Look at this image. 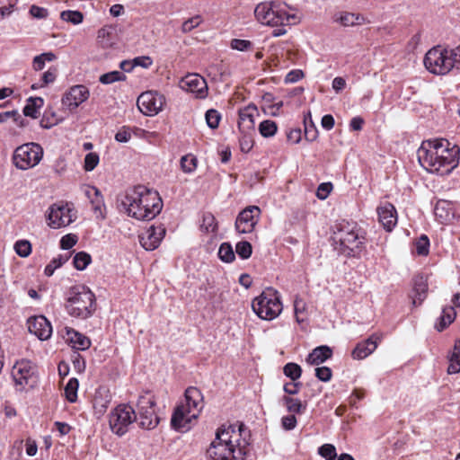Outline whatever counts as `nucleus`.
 I'll return each mask as SVG.
<instances>
[{
  "label": "nucleus",
  "instance_id": "nucleus-33",
  "mask_svg": "<svg viewBox=\"0 0 460 460\" xmlns=\"http://www.w3.org/2000/svg\"><path fill=\"white\" fill-rule=\"evenodd\" d=\"M78 387L79 382L75 377L70 378L65 385V396L69 402H76Z\"/></svg>",
  "mask_w": 460,
  "mask_h": 460
},
{
  "label": "nucleus",
  "instance_id": "nucleus-40",
  "mask_svg": "<svg viewBox=\"0 0 460 460\" xmlns=\"http://www.w3.org/2000/svg\"><path fill=\"white\" fill-rule=\"evenodd\" d=\"M283 402L288 411L293 414L301 413L305 411V406L302 404L301 401L289 396H284Z\"/></svg>",
  "mask_w": 460,
  "mask_h": 460
},
{
  "label": "nucleus",
  "instance_id": "nucleus-38",
  "mask_svg": "<svg viewBox=\"0 0 460 460\" xmlns=\"http://www.w3.org/2000/svg\"><path fill=\"white\" fill-rule=\"evenodd\" d=\"M219 259L226 263L232 262L235 259V255L232 245L229 243H223L218 250Z\"/></svg>",
  "mask_w": 460,
  "mask_h": 460
},
{
  "label": "nucleus",
  "instance_id": "nucleus-36",
  "mask_svg": "<svg viewBox=\"0 0 460 460\" xmlns=\"http://www.w3.org/2000/svg\"><path fill=\"white\" fill-rule=\"evenodd\" d=\"M200 228L207 233H216L217 223L213 214L207 212L203 214Z\"/></svg>",
  "mask_w": 460,
  "mask_h": 460
},
{
  "label": "nucleus",
  "instance_id": "nucleus-29",
  "mask_svg": "<svg viewBox=\"0 0 460 460\" xmlns=\"http://www.w3.org/2000/svg\"><path fill=\"white\" fill-rule=\"evenodd\" d=\"M257 114L256 106L250 104L239 111L238 127L252 129L254 128V116Z\"/></svg>",
  "mask_w": 460,
  "mask_h": 460
},
{
  "label": "nucleus",
  "instance_id": "nucleus-62",
  "mask_svg": "<svg viewBox=\"0 0 460 460\" xmlns=\"http://www.w3.org/2000/svg\"><path fill=\"white\" fill-rule=\"evenodd\" d=\"M57 71L58 70L56 67H49V70L42 75V81L44 85L53 83L56 80Z\"/></svg>",
  "mask_w": 460,
  "mask_h": 460
},
{
  "label": "nucleus",
  "instance_id": "nucleus-46",
  "mask_svg": "<svg viewBox=\"0 0 460 460\" xmlns=\"http://www.w3.org/2000/svg\"><path fill=\"white\" fill-rule=\"evenodd\" d=\"M9 119H13V121L20 127L25 126L23 118L18 113L17 111L0 112V123L7 121Z\"/></svg>",
  "mask_w": 460,
  "mask_h": 460
},
{
  "label": "nucleus",
  "instance_id": "nucleus-2",
  "mask_svg": "<svg viewBox=\"0 0 460 460\" xmlns=\"http://www.w3.org/2000/svg\"><path fill=\"white\" fill-rule=\"evenodd\" d=\"M123 209L137 220H151L162 210L163 201L157 191L138 185L127 191L121 200Z\"/></svg>",
  "mask_w": 460,
  "mask_h": 460
},
{
  "label": "nucleus",
  "instance_id": "nucleus-1",
  "mask_svg": "<svg viewBox=\"0 0 460 460\" xmlns=\"http://www.w3.org/2000/svg\"><path fill=\"white\" fill-rule=\"evenodd\" d=\"M417 156L427 172L447 175L458 166L460 148L444 138L428 139L421 143Z\"/></svg>",
  "mask_w": 460,
  "mask_h": 460
},
{
  "label": "nucleus",
  "instance_id": "nucleus-5",
  "mask_svg": "<svg viewBox=\"0 0 460 460\" xmlns=\"http://www.w3.org/2000/svg\"><path fill=\"white\" fill-rule=\"evenodd\" d=\"M96 309L95 296L84 285L70 288L66 302V310L69 315L80 319L91 317Z\"/></svg>",
  "mask_w": 460,
  "mask_h": 460
},
{
  "label": "nucleus",
  "instance_id": "nucleus-11",
  "mask_svg": "<svg viewBox=\"0 0 460 460\" xmlns=\"http://www.w3.org/2000/svg\"><path fill=\"white\" fill-rule=\"evenodd\" d=\"M242 425L238 429L233 425H223L217 429L214 440L225 444L228 447H234L237 451V458H243L247 453L248 442L242 438Z\"/></svg>",
  "mask_w": 460,
  "mask_h": 460
},
{
  "label": "nucleus",
  "instance_id": "nucleus-18",
  "mask_svg": "<svg viewBox=\"0 0 460 460\" xmlns=\"http://www.w3.org/2000/svg\"><path fill=\"white\" fill-rule=\"evenodd\" d=\"M181 87L193 93L199 98H205L208 94V84L206 80L198 74H189L181 81Z\"/></svg>",
  "mask_w": 460,
  "mask_h": 460
},
{
  "label": "nucleus",
  "instance_id": "nucleus-56",
  "mask_svg": "<svg viewBox=\"0 0 460 460\" xmlns=\"http://www.w3.org/2000/svg\"><path fill=\"white\" fill-rule=\"evenodd\" d=\"M131 138V128L129 127H122L115 135V140L119 143H127Z\"/></svg>",
  "mask_w": 460,
  "mask_h": 460
},
{
  "label": "nucleus",
  "instance_id": "nucleus-7",
  "mask_svg": "<svg viewBox=\"0 0 460 460\" xmlns=\"http://www.w3.org/2000/svg\"><path fill=\"white\" fill-rule=\"evenodd\" d=\"M253 312L262 320L270 321L281 313L283 306L277 290L266 288L259 296L252 300Z\"/></svg>",
  "mask_w": 460,
  "mask_h": 460
},
{
  "label": "nucleus",
  "instance_id": "nucleus-57",
  "mask_svg": "<svg viewBox=\"0 0 460 460\" xmlns=\"http://www.w3.org/2000/svg\"><path fill=\"white\" fill-rule=\"evenodd\" d=\"M332 190L331 182L321 183L317 189L316 196L319 199H325Z\"/></svg>",
  "mask_w": 460,
  "mask_h": 460
},
{
  "label": "nucleus",
  "instance_id": "nucleus-19",
  "mask_svg": "<svg viewBox=\"0 0 460 460\" xmlns=\"http://www.w3.org/2000/svg\"><path fill=\"white\" fill-rule=\"evenodd\" d=\"M28 330L37 336L40 341L50 338L52 326L49 320L43 315L30 317L27 321Z\"/></svg>",
  "mask_w": 460,
  "mask_h": 460
},
{
  "label": "nucleus",
  "instance_id": "nucleus-28",
  "mask_svg": "<svg viewBox=\"0 0 460 460\" xmlns=\"http://www.w3.org/2000/svg\"><path fill=\"white\" fill-rule=\"evenodd\" d=\"M365 20L363 15L349 12H340L334 15V22L345 27L363 24Z\"/></svg>",
  "mask_w": 460,
  "mask_h": 460
},
{
  "label": "nucleus",
  "instance_id": "nucleus-39",
  "mask_svg": "<svg viewBox=\"0 0 460 460\" xmlns=\"http://www.w3.org/2000/svg\"><path fill=\"white\" fill-rule=\"evenodd\" d=\"M278 127L275 121L265 119L259 125V131L264 137H273L277 132Z\"/></svg>",
  "mask_w": 460,
  "mask_h": 460
},
{
  "label": "nucleus",
  "instance_id": "nucleus-53",
  "mask_svg": "<svg viewBox=\"0 0 460 460\" xmlns=\"http://www.w3.org/2000/svg\"><path fill=\"white\" fill-rule=\"evenodd\" d=\"M318 453L326 460H334L337 457L336 448L332 444H324L319 447Z\"/></svg>",
  "mask_w": 460,
  "mask_h": 460
},
{
  "label": "nucleus",
  "instance_id": "nucleus-10",
  "mask_svg": "<svg viewBox=\"0 0 460 460\" xmlns=\"http://www.w3.org/2000/svg\"><path fill=\"white\" fill-rule=\"evenodd\" d=\"M43 157V148L40 145L31 142L18 146L13 155V163L20 170L35 167Z\"/></svg>",
  "mask_w": 460,
  "mask_h": 460
},
{
  "label": "nucleus",
  "instance_id": "nucleus-27",
  "mask_svg": "<svg viewBox=\"0 0 460 460\" xmlns=\"http://www.w3.org/2000/svg\"><path fill=\"white\" fill-rule=\"evenodd\" d=\"M427 291L428 283L426 278L421 275L416 276L413 279L414 297L412 299V304L414 305H420L422 301L426 298Z\"/></svg>",
  "mask_w": 460,
  "mask_h": 460
},
{
  "label": "nucleus",
  "instance_id": "nucleus-52",
  "mask_svg": "<svg viewBox=\"0 0 460 460\" xmlns=\"http://www.w3.org/2000/svg\"><path fill=\"white\" fill-rule=\"evenodd\" d=\"M100 158L97 153H88L84 157V169L86 172L93 171L99 164Z\"/></svg>",
  "mask_w": 460,
  "mask_h": 460
},
{
  "label": "nucleus",
  "instance_id": "nucleus-37",
  "mask_svg": "<svg viewBox=\"0 0 460 460\" xmlns=\"http://www.w3.org/2000/svg\"><path fill=\"white\" fill-rule=\"evenodd\" d=\"M91 255L85 252H79L73 258V264L78 270H84L91 263Z\"/></svg>",
  "mask_w": 460,
  "mask_h": 460
},
{
  "label": "nucleus",
  "instance_id": "nucleus-4",
  "mask_svg": "<svg viewBox=\"0 0 460 460\" xmlns=\"http://www.w3.org/2000/svg\"><path fill=\"white\" fill-rule=\"evenodd\" d=\"M332 241L339 254L357 257L364 247L365 232L354 221L341 220L333 226Z\"/></svg>",
  "mask_w": 460,
  "mask_h": 460
},
{
  "label": "nucleus",
  "instance_id": "nucleus-26",
  "mask_svg": "<svg viewBox=\"0 0 460 460\" xmlns=\"http://www.w3.org/2000/svg\"><path fill=\"white\" fill-rule=\"evenodd\" d=\"M65 331L66 334V341L72 345L74 349L78 350H84L91 346V341L85 335L70 327H66Z\"/></svg>",
  "mask_w": 460,
  "mask_h": 460
},
{
  "label": "nucleus",
  "instance_id": "nucleus-17",
  "mask_svg": "<svg viewBox=\"0 0 460 460\" xmlns=\"http://www.w3.org/2000/svg\"><path fill=\"white\" fill-rule=\"evenodd\" d=\"M332 355V349L325 345L315 348L306 358L309 365L315 366L314 374H332L331 368L327 367H318Z\"/></svg>",
  "mask_w": 460,
  "mask_h": 460
},
{
  "label": "nucleus",
  "instance_id": "nucleus-48",
  "mask_svg": "<svg viewBox=\"0 0 460 460\" xmlns=\"http://www.w3.org/2000/svg\"><path fill=\"white\" fill-rule=\"evenodd\" d=\"M181 167L184 172H192L197 167V158L191 155L182 156Z\"/></svg>",
  "mask_w": 460,
  "mask_h": 460
},
{
  "label": "nucleus",
  "instance_id": "nucleus-50",
  "mask_svg": "<svg viewBox=\"0 0 460 460\" xmlns=\"http://www.w3.org/2000/svg\"><path fill=\"white\" fill-rule=\"evenodd\" d=\"M70 362L72 364L73 370L75 373L81 374L84 371L85 362L84 358L79 353L75 352L70 358Z\"/></svg>",
  "mask_w": 460,
  "mask_h": 460
},
{
  "label": "nucleus",
  "instance_id": "nucleus-12",
  "mask_svg": "<svg viewBox=\"0 0 460 460\" xmlns=\"http://www.w3.org/2000/svg\"><path fill=\"white\" fill-rule=\"evenodd\" d=\"M137 420L135 410L127 404L118 405L109 415L111 430L121 437L125 435L128 427Z\"/></svg>",
  "mask_w": 460,
  "mask_h": 460
},
{
  "label": "nucleus",
  "instance_id": "nucleus-8",
  "mask_svg": "<svg viewBox=\"0 0 460 460\" xmlns=\"http://www.w3.org/2000/svg\"><path fill=\"white\" fill-rule=\"evenodd\" d=\"M452 49L440 45L433 47L425 55V67L434 75H447L454 69Z\"/></svg>",
  "mask_w": 460,
  "mask_h": 460
},
{
  "label": "nucleus",
  "instance_id": "nucleus-61",
  "mask_svg": "<svg viewBox=\"0 0 460 460\" xmlns=\"http://www.w3.org/2000/svg\"><path fill=\"white\" fill-rule=\"evenodd\" d=\"M30 13L35 18L44 19L48 16L49 12L46 8L40 7L38 5H31L30 8Z\"/></svg>",
  "mask_w": 460,
  "mask_h": 460
},
{
  "label": "nucleus",
  "instance_id": "nucleus-23",
  "mask_svg": "<svg viewBox=\"0 0 460 460\" xmlns=\"http://www.w3.org/2000/svg\"><path fill=\"white\" fill-rule=\"evenodd\" d=\"M210 460H242L237 458V451L234 447H228L225 444L213 440L207 451Z\"/></svg>",
  "mask_w": 460,
  "mask_h": 460
},
{
  "label": "nucleus",
  "instance_id": "nucleus-3",
  "mask_svg": "<svg viewBox=\"0 0 460 460\" xmlns=\"http://www.w3.org/2000/svg\"><path fill=\"white\" fill-rule=\"evenodd\" d=\"M254 15L261 24L277 27L272 32L275 37L287 33L285 26L295 25L300 22L296 9L285 3H261L255 7Z\"/></svg>",
  "mask_w": 460,
  "mask_h": 460
},
{
  "label": "nucleus",
  "instance_id": "nucleus-13",
  "mask_svg": "<svg viewBox=\"0 0 460 460\" xmlns=\"http://www.w3.org/2000/svg\"><path fill=\"white\" fill-rule=\"evenodd\" d=\"M76 219L75 209L68 204L55 203L49 208V226L58 229L69 226Z\"/></svg>",
  "mask_w": 460,
  "mask_h": 460
},
{
  "label": "nucleus",
  "instance_id": "nucleus-20",
  "mask_svg": "<svg viewBox=\"0 0 460 460\" xmlns=\"http://www.w3.org/2000/svg\"><path fill=\"white\" fill-rule=\"evenodd\" d=\"M111 402V394L107 386H99L93 398V414L97 419H101L106 412Z\"/></svg>",
  "mask_w": 460,
  "mask_h": 460
},
{
  "label": "nucleus",
  "instance_id": "nucleus-31",
  "mask_svg": "<svg viewBox=\"0 0 460 460\" xmlns=\"http://www.w3.org/2000/svg\"><path fill=\"white\" fill-rule=\"evenodd\" d=\"M448 361L447 374H458L460 372V341L455 342Z\"/></svg>",
  "mask_w": 460,
  "mask_h": 460
},
{
  "label": "nucleus",
  "instance_id": "nucleus-35",
  "mask_svg": "<svg viewBox=\"0 0 460 460\" xmlns=\"http://www.w3.org/2000/svg\"><path fill=\"white\" fill-rule=\"evenodd\" d=\"M37 367L31 360L22 359L17 361L13 369L16 374H35Z\"/></svg>",
  "mask_w": 460,
  "mask_h": 460
},
{
  "label": "nucleus",
  "instance_id": "nucleus-9",
  "mask_svg": "<svg viewBox=\"0 0 460 460\" xmlns=\"http://www.w3.org/2000/svg\"><path fill=\"white\" fill-rule=\"evenodd\" d=\"M137 409L139 416V425L143 429H153L158 426L162 416L150 392L147 391L139 395Z\"/></svg>",
  "mask_w": 460,
  "mask_h": 460
},
{
  "label": "nucleus",
  "instance_id": "nucleus-47",
  "mask_svg": "<svg viewBox=\"0 0 460 460\" xmlns=\"http://www.w3.org/2000/svg\"><path fill=\"white\" fill-rule=\"evenodd\" d=\"M205 118H206L207 125L210 128L215 129V128H218L219 122L221 119V115L217 110H214V109L208 110L206 112Z\"/></svg>",
  "mask_w": 460,
  "mask_h": 460
},
{
  "label": "nucleus",
  "instance_id": "nucleus-32",
  "mask_svg": "<svg viewBox=\"0 0 460 460\" xmlns=\"http://www.w3.org/2000/svg\"><path fill=\"white\" fill-rule=\"evenodd\" d=\"M456 313L454 306H447L443 308L442 314L440 316V322L437 326V329L441 332L456 319Z\"/></svg>",
  "mask_w": 460,
  "mask_h": 460
},
{
  "label": "nucleus",
  "instance_id": "nucleus-45",
  "mask_svg": "<svg viewBox=\"0 0 460 460\" xmlns=\"http://www.w3.org/2000/svg\"><path fill=\"white\" fill-rule=\"evenodd\" d=\"M14 251L20 257L26 258L31 252V244L27 240H19L14 244Z\"/></svg>",
  "mask_w": 460,
  "mask_h": 460
},
{
  "label": "nucleus",
  "instance_id": "nucleus-24",
  "mask_svg": "<svg viewBox=\"0 0 460 460\" xmlns=\"http://www.w3.org/2000/svg\"><path fill=\"white\" fill-rule=\"evenodd\" d=\"M379 222L384 228L390 232L397 224V212L394 206L389 202L377 208Z\"/></svg>",
  "mask_w": 460,
  "mask_h": 460
},
{
  "label": "nucleus",
  "instance_id": "nucleus-6",
  "mask_svg": "<svg viewBox=\"0 0 460 460\" xmlns=\"http://www.w3.org/2000/svg\"><path fill=\"white\" fill-rule=\"evenodd\" d=\"M203 408V396L196 387L185 391V402L179 405L171 420L172 426L177 429H189V424L199 415Z\"/></svg>",
  "mask_w": 460,
  "mask_h": 460
},
{
  "label": "nucleus",
  "instance_id": "nucleus-64",
  "mask_svg": "<svg viewBox=\"0 0 460 460\" xmlns=\"http://www.w3.org/2000/svg\"><path fill=\"white\" fill-rule=\"evenodd\" d=\"M454 68L460 70V45L452 49Z\"/></svg>",
  "mask_w": 460,
  "mask_h": 460
},
{
  "label": "nucleus",
  "instance_id": "nucleus-51",
  "mask_svg": "<svg viewBox=\"0 0 460 460\" xmlns=\"http://www.w3.org/2000/svg\"><path fill=\"white\" fill-rule=\"evenodd\" d=\"M202 21V17L199 14L186 20L181 25V31L183 33L190 32L192 30L197 28Z\"/></svg>",
  "mask_w": 460,
  "mask_h": 460
},
{
  "label": "nucleus",
  "instance_id": "nucleus-22",
  "mask_svg": "<svg viewBox=\"0 0 460 460\" xmlns=\"http://www.w3.org/2000/svg\"><path fill=\"white\" fill-rule=\"evenodd\" d=\"M381 334L373 333L367 339L358 342L352 350V358L355 359L366 358L376 350L378 343L381 341Z\"/></svg>",
  "mask_w": 460,
  "mask_h": 460
},
{
  "label": "nucleus",
  "instance_id": "nucleus-59",
  "mask_svg": "<svg viewBox=\"0 0 460 460\" xmlns=\"http://www.w3.org/2000/svg\"><path fill=\"white\" fill-rule=\"evenodd\" d=\"M304 73L300 69H294L288 72L285 77V83L293 84L298 82L301 78H303Z\"/></svg>",
  "mask_w": 460,
  "mask_h": 460
},
{
  "label": "nucleus",
  "instance_id": "nucleus-44",
  "mask_svg": "<svg viewBox=\"0 0 460 460\" xmlns=\"http://www.w3.org/2000/svg\"><path fill=\"white\" fill-rule=\"evenodd\" d=\"M235 252L241 259L246 260L250 258L252 255V244L247 241L238 242L235 245Z\"/></svg>",
  "mask_w": 460,
  "mask_h": 460
},
{
  "label": "nucleus",
  "instance_id": "nucleus-63",
  "mask_svg": "<svg viewBox=\"0 0 460 460\" xmlns=\"http://www.w3.org/2000/svg\"><path fill=\"white\" fill-rule=\"evenodd\" d=\"M305 308V305L302 300L295 301V314H296V321L298 323L304 322V318H302L300 316V314H302L304 313Z\"/></svg>",
  "mask_w": 460,
  "mask_h": 460
},
{
  "label": "nucleus",
  "instance_id": "nucleus-43",
  "mask_svg": "<svg viewBox=\"0 0 460 460\" xmlns=\"http://www.w3.org/2000/svg\"><path fill=\"white\" fill-rule=\"evenodd\" d=\"M126 75L119 71H111L100 76L99 81L103 84H110L119 81H124Z\"/></svg>",
  "mask_w": 460,
  "mask_h": 460
},
{
  "label": "nucleus",
  "instance_id": "nucleus-30",
  "mask_svg": "<svg viewBox=\"0 0 460 460\" xmlns=\"http://www.w3.org/2000/svg\"><path fill=\"white\" fill-rule=\"evenodd\" d=\"M44 100L41 97H30L23 108V115L37 119L39 117V110L43 106Z\"/></svg>",
  "mask_w": 460,
  "mask_h": 460
},
{
  "label": "nucleus",
  "instance_id": "nucleus-15",
  "mask_svg": "<svg viewBox=\"0 0 460 460\" xmlns=\"http://www.w3.org/2000/svg\"><path fill=\"white\" fill-rule=\"evenodd\" d=\"M261 209L257 206H250L242 210L235 220V229L240 234L252 233L258 223Z\"/></svg>",
  "mask_w": 460,
  "mask_h": 460
},
{
  "label": "nucleus",
  "instance_id": "nucleus-49",
  "mask_svg": "<svg viewBox=\"0 0 460 460\" xmlns=\"http://www.w3.org/2000/svg\"><path fill=\"white\" fill-rule=\"evenodd\" d=\"M416 252L419 255L426 256L429 252V240L427 235L422 234L416 241Z\"/></svg>",
  "mask_w": 460,
  "mask_h": 460
},
{
  "label": "nucleus",
  "instance_id": "nucleus-14",
  "mask_svg": "<svg viewBox=\"0 0 460 460\" xmlns=\"http://www.w3.org/2000/svg\"><path fill=\"white\" fill-rule=\"evenodd\" d=\"M164 102V97L155 92L148 91L141 93L137 101L139 111L146 116L157 114Z\"/></svg>",
  "mask_w": 460,
  "mask_h": 460
},
{
  "label": "nucleus",
  "instance_id": "nucleus-21",
  "mask_svg": "<svg viewBox=\"0 0 460 460\" xmlns=\"http://www.w3.org/2000/svg\"><path fill=\"white\" fill-rule=\"evenodd\" d=\"M165 234V228L162 226H151L143 233L140 238L141 245L147 251L156 249Z\"/></svg>",
  "mask_w": 460,
  "mask_h": 460
},
{
  "label": "nucleus",
  "instance_id": "nucleus-42",
  "mask_svg": "<svg viewBox=\"0 0 460 460\" xmlns=\"http://www.w3.org/2000/svg\"><path fill=\"white\" fill-rule=\"evenodd\" d=\"M60 17L63 21L71 22L75 25L81 23L84 20V14L80 11H63Z\"/></svg>",
  "mask_w": 460,
  "mask_h": 460
},
{
  "label": "nucleus",
  "instance_id": "nucleus-58",
  "mask_svg": "<svg viewBox=\"0 0 460 460\" xmlns=\"http://www.w3.org/2000/svg\"><path fill=\"white\" fill-rule=\"evenodd\" d=\"M77 242L76 236L74 234H66L60 240V247L63 250H68L72 248Z\"/></svg>",
  "mask_w": 460,
  "mask_h": 460
},
{
  "label": "nucleus",
  "instance_id": "nucleus-41",
  "mask_svg": "<svg viewBox=\"0 0 460 460\" xmlns=\"http://www.w3.org/2000/svg\"><path fill=\"white\" fill-rule=\"evenodd\" d=\"M68 260L67 255L60 254L56 258H53L52 261L45 267L44 273L46 276L50 277L53 275L54 271L61 267L65 262Z\"/></svg>",
  "mask_w": 460,
  "mask_h": 460
},
{
  "label": "nucleus",
  "instance_id": "nucleus-34",
  "mask_svg": "<svg viewBox=\"0 0 460 460\" xmlns=\"http://www.w3.org/2000/svg\"><path fill=\"white\" fill-rule=\"evenodd\" d=\"M304 125L305 138L310 141H314L316 138L318 132L313 122L310 111H308L304 117Z\"/></svg>",
  "mask_w": 460,
  "mask_h": 460
},
{
  "label": "nucleus",
  "instance_id": "nucleus-16",
  "mask_svg": "<svg viewBox=\"0 0 460 460\" xmlns=\"http://www.w3.org/2000/svg\"><path fill=\"white\" fill-rule=\"evenodd\" d=\"M89 95L90 93L86 86L83 84L74 85L62 97V104L72 111L84 102Z\"/></svg>",
  "mask_w": 460,
  "mask_h": 460
},
{
  "label": "nucleus",
  "instance_id": "nucleus-60",
  "mask_svg": "<svg viewBox=\"0 0 460 460\" xmlns=\"http://www.w3.org/2000/svg\"><path fill=\"white\" fill-rule=\"evenodd\" d=\"M281 424L286 430H292L296 426V418L294 414L284 416L281 419Z\"/></svg>",
  "mask_w": 460,
  "mask_h": 460
},
{
  "label": "nucleus",
  "instance_id": "nucleus-25",
  "mask_svg": "<svg viewBox=\"0 0 460 460\" xmlns=\"http://www.w3.org/2000/svg\"><path fill=\"white\" fill-rule=\"evenodd\" d=\"M84 194L90 199L96 217L103 219L104 200L101 191L94 186H87Z\"/></svg>",
  "mask_w": 460,
  "mask_h": 460
},
{
  "label": "nucleus",
  "instance_id": "nucleus-55",
  "mask_svg": "<svg viewBox=\"0 0 460 460\" xmlns=\"http://www.w3.org/2000/svg\"><path fill=\"white\" fill-rule=\"evenodd\" d=\"M288 376L291 378L292 381L290 383L285 384L284 391L288 394H296L298 393V389L301 385L299 382H297V379L301 376Z\"/></svg>",
  "mask_w": 460,
  "mask_h": 460
},
{
  "label": "nucleus",
  "instance_id": "nucleus-54",
  "mask_svg": "<svg viewBox=\"0 0 460 460\" xmlns=\"http://www.w3.org/2000/svg\"><path fill=\"white\" fill-rule=\"evenodd\" d=\"M252 43L247 40L233 39L230 47L238 51H247L251 49Z\"/></svg>",
  "mask_w": 460,
  "mask_h": 460
}]
</instances>
